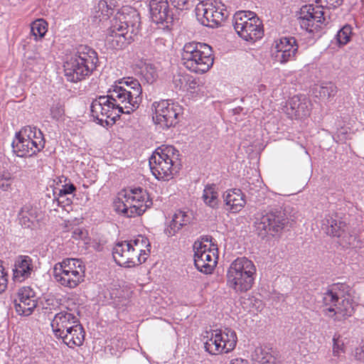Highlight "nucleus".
I'll list each match as a JSON object with an SVG mask.
<instances>
[{"label": "nucleus", "instance_id": "nucleus-39", "mask_svg": "<svg viewBox=\"0 0 364 364\" xmlns=\"http://www.w3.org/2000/svg\"><path fill=\"white\" fill-rule=\"evenodd\" d=\"M50 114L52 119L55 121L64 120L65 109L63 102L60 99H53V104L50 107Z\"/></svg>", "mask_w": 364, "mask_h": 364}, {"label": "nucleus", "instance_id": "nucleus-13", "mask_svg": "<svg viewBox=\"0 0 364 364\" xmlns=\"http://www.w3.org/2000/svg\"><path fill=\"white\" fill-rule=\"evenodd\" d=\"M131 244L129 241H122L118 242L113 247L112 256L118 265L131 267L145 262L146 257L141 260Z\"/></svg>", "mask_w": 364, "mask_h": 364}, {"label": "nucleus", "instance_id": "nucleus-5", "mask_svg": "<svg viewBox=\"0 0 364 364\" xmlns=\"http://www.w3.org/2000/svg\"><path fill=\"white\" fill-rule=\"evenodd\" d=\"M178 151L173 146H162L156 149L149 158L151 173L158 180L168 181L180 169Z\"/></svg>", "mask_w": 364, "mask_h": 364}, {"label": "nucleus", "instance_id": "nucleus-40", "mask_svg": "<svg viewBox=\"0 0 364 364\" xmlns=\"http://www.w3.org/2000/svg\"><path fill=\"white\" fill-rule=\"evenodd\" d=\"M337 237L338 238V242L344 248H353L356 247V237L348 231V228L344 230L343 234H341Z\"/></svg>", "mask_w": 364, "mask_h": 364}, {"label": "nucleus", "instance_id": "nucleus-4", "mask_svg": "<svg viewBox=\"0 0 364 364\" xmlns=\"http://www.w3.org/2000/svg\"><path fill=\"white\" fill-rule=\"evenodd\" d=\"M256 267L245 257H237L227 270V286L237 294L249 291L254 284Z\"/></svg>", "mask_w": 364, "mask_h": 364}, {"label": "nucleus", "instance_id": "nucleus-38", "mask_svg": "<svg viewBox=\"0 0 364 364\" xmlns=\"http://www.w3.org/2000/svg\"><path fill=\"white\" fill-rule=\"evenodd\" d=\"M316 97H320L321 100H328L331 97H333L337 92L336 86L331 82H322L318 87L315 88Z\"/></svg>", "mask_w": 364, "mask_h": 364}, {"label": "nucleus", "instance_id": "nucleus-30", "mask_svg": "<svg viewBox=\"0 0 364 364\" xmlns=\"http://www.w3.org/2000/svg\"><path fill=\"white\" fill-rule=\"evenodd\" d=\"M215 332L217 333V336L222 337L220 343L223 353H229L235 348L237 336L233 330L230 328H225L224 331L216 329Z\"/></svg>", "mask_w": 364, "mask_h": 364}, {"label": "nucleus", "instance_id": "nucleus-8", "mask_svg": "<svg viewBox=\"0 0 364 364\" xmlns=\"http://www.w3.org/2000/svg\"><path fill=\"white\" fill-rule=\"evenodd\" d=\"M109 93L106 96H100L93 100L90 106L92 116L100 122L107 119L115 122L121 114H126L125 105L117 100V97H114L113 90H109Z\"/></svg>", "mask_w": 364, "mask_h": 364}, {"label": "nucleus", "instance_id": "nucleus-31", "mask_svg": "<svg viewBox=\"0 0 364 364\" xmlns=\"http://www.w3.org/2000/svg\"><path fill=\"white\" fill-rule=\"evenodd\" d=\"M207 340L204 342V347L205 350L213 355H216L223 353V348L221 347V339L220 336H217V333L215 330L210 332H207Z\"/></svg>", "mask_w": 364, "mask_h": 364}, {"label": "nucleus", "instance_id": "nucleus-19", "mask_svg": "<svg viewBox=\"0 0 364 364\" xmlns=\"http://www.w3.org/2000/svg\"><path fill=\"white\" fill-rule=\"evenodd\" d=\"M79 322V318L70 310H68L56 314L52 319L50 325L55 336L58 337Z\"/></svg>", "mask_w": 364, "mask_h": 364}, {"label": "nucleus", "instance_id": "nucleus-18", "mask_svg": "<svg viewBox=\"0 0 364 364\" xmlns=\"http://www.w3.org/2000/svg\"><path fill=\"white\" fill-rule=\"evenodd\" d=\"M298 48L299 46L294 37H282L275 46L277 52L275 58L281 63H286L288 61L293 60L295 59Z\"/></svg>", "mask_w": 364, "mask_h": 364}, {"label": "nucleus", "instance_id": "nucleus-20", "mask_svg": "<svg viewBox=\"0 0 364 364\" xmlns=\"http://www.w3.org/2000/svg\"><path fill=\"white\" fill-rule=\"evenodd\" d=\"M324 12L320 8H315L311 5H305L301 7L300 15L298 18L299 24L303 29L312 32V28L315 22L323 23L325 20Z\"/></svg>", "mask_w": 364, "mask_h": 364}, {"label": "nucleus", "instance_id": "nucleus-27", "mask_svg": "<svg viewBox=\"0 0 364 364\" xmlns=\"http://www.w3.org/2000/svg\"><path fill=\"white\" fill-rule=\"evenodd\" d=\"M85 331L81 325L80 322L76 323V326L68 329L61 335L58 336V338H61L63 343L70 348H74L75 346H80L82 345L85 340Z\"/></svg>", "mask_w": 364, "mask_h": 364}, {"label": "nucleus", "instance_id": "nucleus-49", "mask_svg": "<svg viewBox=\"0 0 364 364\" xmlns=\"http://www.w3.org/2000/svg\"><path fill=\"white\" fill-rule=\"evenodd\" d=\"M76 188L73 183L65 184L63 186V188L59 190V193L58 194V196L65 197L68 194L73 193L75 191Z\"/></svg>", "mask_w": 364, "mask_h": 364}, {"label": "nucleus", "instance_id": "nucleus-32", "mask_svg": "<svg viewBox=\"0 0 364 364\" xmlns=\"http://www.w3.org/2000/svg\"><path fill=\"white\" fill-rule=\"evenodd\" d=\"M141 80L149 85L153 84L158 78L156 68L151 63H144L139 66Z\"/></svg>", "mask_w": 364, "mask_h": 364}, {"label": "nucleus", "instance_id": "nucleus-12", "mask_svg": "<svg viewBox=\"0 0 364 364\" xmlns=\"http://www.w3.org/2000/svg\"><path fill=\"white\" fill-rule=\"evenodd\" d=\"M152 108L155 111L154 121L163 129H168L178 124V116L181 112V107L178 104L171 102V100H161L154 102Z\"/></svg>", "mask_w": 364, "mask_h": 364}, {"label": "nucleus", "instance_id": "nucleus-54", "mask_svg": "<svg viewBox=\"0 0 364 364\" xmlns=\"http://www.w3.org/2000/svg\"><path fill=\"white\" fill-rule=\"evenodd\" d=\"M7 274L4 269H0V293L3 292L7 287Z\"/></svg>", "mask_w": 364, "mask_h": 364}, {"label": "nucleus", "instance_id": "nucleus-34", "mask_svg": "<svg viewBox=\"0 0 364 364\" xmlns=\"http://www.w3.org/2000/svg\"><path fill=\"white\" fill-rule=\"evenodd\" d=\"M202 198L208 206L212 208H217L219 200L216 186L215 184L207 185L203 190Z\"/></svg>", "mask_w": 364, "mask_h": 364}, {"label": "nucleus", "instance_id": "nucleus-59", "mask_svg": "<svg viewBox=\"0 0 364 364\" xmlns=\"http://www.w3.org/2000/svg\"><path fill=\"white\" fill-rule=\"evenodd\" d=\"M130 202H132L134 205L145 204V202L144 203L140 198H136V200H130Z\"/></svg>", "mask_w": 364, "mask_h": 364}, {"label": "nucleus", "instance_id": "nucleus-28", "mask_svg": "<svg viewBox=\"0 0 364 364\" xmlns=\"http://www.w3.org/2000/svg\"><path fill=\"white\" fill-rule=\"evenodd\" d=\"M193 219L191 213L183 210L176 211L170 223L169 226L165 230L166 234L168 236L174 235L182 227L191 223Z\"/></svg>", "mask_w": 364, "mask_h": 364}, {"label": "nucleus", "instance_id": "nucleus-11", "mask_svg": "<svg viewBox=\"0 0 364 364\" xmlns=\"http://www.w3.org/2000/svg\"><path fill=\"white\" fill-rule=\"evenodd\" d=\"M224 6L220 2L202 1L196 7L197 18L205 26L218 27L228 16Z\"/></svg>", "mask_w": 364, "mask_h": 364}, {"label": "nucleus", "instance_id": "nucleus-48", "mask_svg": "<svg viewBox=\"0 0 364 364\" xmlns=\"http://www.w3.org/2000/svg\"><path fill=\"white\" fill-rule=\"evenodd\" d=\"M20 224L24 228H29L33 223L31 219L27 215L24 208H23L19 213Z\"/></svg>", "mask_w": 364, "mask_h": 364}, {"label": "nucleus", "instance_id": "nucleus-15", "mask_svg": "<svg viewBox=\"0 0 364 364\" xmlns=\"http://www.w3.org/2000/svg\"><path fill=\"white\" fill-rule=\"evenodd\" d=\"M323 312L325 316L334 321H341L350 317L354 313L353 300L350 295L341 299L332 305L323 306Z\"/></svg>", "mask_w": 364, "mask_h": 364}, {"label": "nucleus", "instance_id": "nucleus-51", "mask_svg": "<svg viewBox=\"0 0 364 364\" xmlns=\"http://www.w3.org/2000/svg\"><path fill=\"white\" fill-rule=\"evenodd\" d=\"M333 355L339 357L341 353L343 351V343H339L338 338H336V336L333 338Z\"/></svg>", "mask_w": 364, "mask_h": 364}, {"label": "nucleus", "instance_id": "nucleus-57", "mask_svg": "<svg viewBox=\"0 0 364 364\" xmlns=\"http://www.w3.org/2000/svg\"><path fill=\"white\" fill-rule=\"evenodd\" d=\"M28 60H36L37 62L41 60L39 54H34L33 56H28Z\"/></svg>", "mask_w": 364, "mask_h": 364}, {"label": "nucleus", "instance_id": "nucleus-9", "mask_svg": "<svg viewBox=\"0 0 364 364\" xmlns=\"http://www.w3.org/2000/svg\"><path fill=\"white\" fill-rule=\"evenodd\" d=\"M234 28L247 41H256L264 35L262 21L252 11H240L234 16Z\"/></svg>", "mask_w": 364, "mask_h": 364}, {"label": "nucleus", "instance_id": "nucleus-6", "mask_svg": "<svg viewBox=\"0 0 364 364\" xmlns=\"http://www.w3.org/2000/svg\"><path fill=\"white\" fill-rule=\"evenodd\" d=\"M41 135V132L36 127H24L16 134L11 144L13 151L19 157L36 154L44 146Z\"/></svg>", "mask_w": 364, "mask_h": 364}, {"label": "nucleus", "instance_id": "nucleus-35", "mask_svg": "<svg viewBox=\"0 0 364 364\" xmlns=\"http://www.w3.org/2000/svg\"><path fill=\"white\" fill-rule=\"evenodd\" d=\"M129 242L132 243L131 245L134 252H136L137 256L140 257L141 260H143L144 257L142 256L147 255V252H150V242L149 240L143 235H138L136 238L129 240Z\"/></svg>", "mask_w": 364, "mask_h": 364}, {"label": "nucleus", "instance_id": "nucleus-50", "mask_svg": "<svg viewBox=\"0 0 364 364\" xmlns=\"http://www.w3.org/2000/svg\"><path fill=\"white\" fill-rule=\"evenodd\" d=\"M56 203L57 206H60L65 209L67 206H70L72 204V200L69 198H66V196H58L53 200V203Z\"/></svg>", "mask_w": 364, "mask_h": 364}, {"label": "nucleus", "instance_id": "nucleus-55", "mask_svg": "<svg viewBox=\"0 0 364 364\" xmlns=\"http://www.w3.org/2000/svg\"><path fill=\"white\" fill-rule=\"evenodd\" d=\"M355 358L359 361L364 362V343L355 349Z\"/></svg>", "mask_w": 364, "mask_h": 364}, {"label": "nucleus", "instance_id": "nucleus-56", "mask_svg": "<svg viewBox=\"0 0 364 364\" xmlns=\"http://www.w3.org/2000/svg\"><path fill=\"white\" fill-rule=\"evenodd\" d=\"M73 237L75 239H82L85 236L84 231L80 228H76L75 230H74V231L73 232Z\"/></svg>", "mask_w": 364, "mask_h": 364}, {"label": "nucleus", "instance_id": "nucleus-43", "mask_svg": "<svg viewBox=\"0 0 364 364\" xmlns=\"http://www.w3.org/2000/svg\"><path fill=\"white\" fill-rule=\"evenodd\" d=\"M171 4L177 10H188L194 6L195 0H169Z\"/></svg>", "mask_w": 364, "mask_h": 364}, {"label": "nucleus", "instance_id": "nucleus-26", "mask_svg": "<svg viewBox=\"0 0 364 364\" xmlns=\"http://www.w3.org/2000/svg\"><path fill=\"white\" fill-rule=\"evenodd\" d=\"M14 267V277L20 282L30 277L34 268L33 259L27 255L18 256L15 261Z\"/></svg>", "mask_w": 364, "mask_h": 364}, {"label": "nucleus", "instance_id": "nucleus-23", "mask_svg": "<svg viewBox=\"0 0 364 364\" xmlns=\"http://www.w3.org/2000/svg\"><path fill=\"white\" fill-rule=\"evenodd\" d=\"M53 277L62 286L73 289L83 281L85 275H82L81 270L80 272L77 270L70 272L65 269L56 270L53 269Z\"/></svg>", "mask_w": 364, "mask_h": 364}, {"label": "nucleus", "instance_id": "nucleus-16", "mask_svg": "<svg viewBox=\"0 0 364 364\" xmlns=\"http://www.w3.org/2000/svg\"><path fill=\"white\" fill-rule=\"evenodd\" d=\"M151 18L156 24L168 28L173 21V14L168 0H151L149 3Z\"/></svg>", "mask_w": 364, "mask_h": 364}, {"label": "nucleus", "instance_id": "nucleus-41", "mask_svg": "<svg viewBox=\"0 0 364 364\" xmlns=\"http://www.w3.org/2000/svg\"><path fill=\"white\" fill-rule=\"evenodd\" d=\"M47 23L45 20L39 18L31 23V31L35 38H43L47 32Z\"/></svg>", "mask_w": 364, "mask_h": 364}, {"label": "nucleus", "instance_id": "nucleus-22", "mask_svg": "<svg viewBox=\"0 0 364 364\" xmlns=\"http://www.w3.org/2000/svg\"><path fill=\"white\" fill-rule=\"evenodd\" d=\"M223 198L226 210L232 213H238L246 204L245 194L240 189H229L223 193Z\"/></svg>", "mask_w": 364, "mask_h": 364}, {"label": "nucleus", "instance_id": "nucleus-45", "mask_svg": "<svg viewBox=\"0 0 364 364\" xmlns=\"http://www.w3.org/2000/svg\"><path fill=\"white\" fill-rule=\"evenodd\" d=\"M199 80L191 75H186L185 90L191 92H195L199 87Z\"/></svg>", "mask_w": 364, "mask_h": 364}, {"label": "nucleus", "instance_id": "nucleus-52", "mask_svg": "<svg viewBox=\"0 0 364 364\" xmlns=\"http://www.w3.org/2000/svg\"><path fill=\"white\" fill-rule=\"evenodd\" d=\"M348 129L346 127H341L338 129L336 134L335 135V139L337 141H343L347 138V134L348 133Z\"/></svg>", "mask_w": 364, "mask_h": 364}, {"label": "nucleus", "instance_id": "nucleus-37", "mask_svg": "<svg viewBox=\"0 0 364 364\" xmlns=\"http://www.w3.org/2000/svg\"><path fill=\"white\" fill-rule=\"evenodd\" d=\"M252 360L256 364H276V358L268 350L257 348L252 354Z\"/></svg>", "mask_w": 364, "mask_h": 364}, {"label": "nucleus", "instance_id": "nucleus-33", "mask_svg": "<svg viewBox=\"0 0 364 364\" xmlns=\"http://www.w3.org/2000/svg\"><path fill=\"white\" fill-rule=\"evenodd\" d=\"M115 6L116 2L114 0H100L97 6L95 7L96 14L95 18H99L100 21L107 19L112 14Z\"/></svg>", "mask_w": 364, "mask_h": 364}, {"label": "nucleus", "instance_id": "nucleus-14", "mask_svg": "<svg viewBox=\"0 0 364 364\" xmlns=\"http://www.w3.org/2000/svg\"><path fill=\"white\" fill-rule=\"evenodd\" d=\"M14 309L20 316L31 315L37 306L36 294L29 287H23L18 290L14 299Z\"/></svg>", "mask_w": 364, "mask_h": 364}, {"label": "nucleus", "instance_id": "nucleus-2", "mask_svg": "<svg viewBox=\"0 0 364 364\" xmlns=\"http://www.w3.org/2000/svg\"><path fill=\"white\" fill-rule=\"evenodd\" d=\"M97 63V53L90 47L81 46L77 53L65 62V76L72 82L81 81L95 70Z\"/></svg>", "mask_w": 364, "mask_h": 364}, {"label": "nucleus", "instance_id": "nucleus-17", "mask_svg": "<svg viewBox=\"0 0 364 364\" xmlns=\"http://www.w3.org/2000/svg\"><path fill=\"white\" fill-rule=\"evenodd\" d=\"M194 248L196 249L194 254L196 267L201 272L210 274L216 264L214 254H212L210 250H207L206 246L203 245L201 242L198 245L195 242Z\"/></svg>", "mask_w": 364, "mask_h": 364}, {"label": "nucleus", "instance_id": "nucleus-47", "mask_svg": "<svg viewBox=\"0 0 364 364\" xmlns=\"http://www.w3.org/2000/svg\"><path fill=\"white\" fill-rule=\"evenodd\" d=\"M186 75H177L173 77V83L176 88L185 90L186 88Z\"/></svg>", "mask_w": 364, "mask_h": 364}, {"label": "nucleus", "instance_id": "nucleus-60", "mask_svg": "<svg viewBox=\"0 0 364 364\" xmlns=\"http://www.w3.org/2000/svg\"><path fill=\"white\" fill-rule=\"evenodd\" d=\"M144 196L145 195H142V194H137L136 195V198H140L141 200H144Z\"/></svg>", "mask_w": 364, "mask_h": 364}, {"label": "nucleus", "instance_id": "nucleus-7", "mask_svg": "<svg viewBox=\"0 0 364 364\" xmlns=\"http://www.w3.org/2000/svg\"><path fill=\"white\" fill-rule=\"evenodd\" d=\"M112 90L114 97L122 102L127 109L125 113L129 114L134 112L142 101V88L139 81L133 77L124 78Z\"/></svg>", "mask_w": 364, "mask_h": 364}, {"label": "nucleus", "instance_id": "nucleus-61", "mask_svg": "<svg viewBox=\"0 0 364 364\" xmlns=\"http://www.w3.org/2000/svg\"><path fill=\"white\" fill-rule=\"evenodd\" d=\"M240 110H242V108L237 107V108H235V109H233V112L235 114H237L240 112Z\"/></svg>", "mask_w": 364, "mask_h": 364}, {"label": "nucleus", "instance_id": "nucleus-53", "mask_svg": "<svg viewBox=\"0 0 364 364\" xmlns=\"http://www.w3.org/2000/svg\"><path fill=\"white\" fill-rule=\"evenodd\" d=\"M141 193H143V189L141 188H138L131 190V191L128 193H125L124 195V197L125 200H136V195Z\"/></svg>", "mask_w": 364, "mask_h": 364}, {"label": "nucleus", "instance_id": "nucleus-1", "mask_svg": "<svg viewBox=\"0 0 364 364\" xmlns=\"http://www.w3.org/2000/svg\"><path fill=\"white\" fill-rule=\"evenodd\" d=\"M139 23V15L135 11L130 14L125 13L124 10L117 12L110 20L106 43L112 49H122L132 40V36L129 35V27L133 33Z\"/></svg>", "mask_w": 364, "mask_h": 364}, {"label": "nucleus", "instance_id": "nucleus-24", "mask_svg": "<svg viewBox=\"0 0 364 364\" xmlns=\"http://www.w3.org/2000/svg\"><path fill=\"white\" fill-rule=\"evenodd\" d=\"M350 288L346 284H333L323 294L322 302L323 306H328L338 302L341 299L346 298L350 295Z\"/></svg>", "mask_w": 364, "mask_h": 364}, {"label": "nucleus", "instance_id": "nucleus-29", "mask_svg": "<svg viewBox=\"0 0 364 364\" xmlns=\"http://www.w3.org/2000/svg\"><path fill=\"white\" fill-rule=\"evenodd\" d=\"M347 228L346 224L338 218L337 215L335 217L327 216L322 223V229L326 232L333 237L340 236L343 234L344 230Z\"/></svg>", "mask_w": 364, "mask_h": 364}, {"label": "nucleus", "instance_id": "nucleus-10", "mask_svg": "<svg viewBox=\"0 0 364 364\" xmlns=\"http://www.w3.org/2000/svg\"><path fill=\"white\" fill-rule=\"evenodd\" d=\"M289 223L286 213L281 208H270L261 213L255 223L258 234L264 237L281 232Z\"/></svg>", "mask_w": 364, "mask_h": 364}, {"label": "nucleus", "instance_id": "nucleus-21", "mask_svg": "<svg viewBox=\"0 0 364 364\" xmlns=\"http://www.w3.org/2000/svg\"><path fill=\"white\" fill-rule=\"evenodd\" d=\"M287 114L291 118L301 119L310 114L311 102L305 95H295L289 101Z\"/></svg>", "mask_w": 364, "mask_h": 364}, {"label": "nucleus", "instance_id": "nucleus-62", "mask_svg": "<svg viewBox=\"0 0 364 364\" xmlns=\"http://www.w3.org/2000/svg\"><path fill=\"white\" fill-rule=\"evenodd\" d=\"M0 269H4L3 267L1 265H0Z\"/></svg>", "mask_w": 364, "mask_h": 364}, {"label": "nucleus", "instance_id": "nucleus-36", "mask_svg": "<svg viewBox=\"0 0 364 364\" xmlns=\"http://www.w3.org/2000/svg\"><path fill=\"white\" fill-rule=\"evenodd\" d=\"M54 269L58 270L65 269V271L74 272L75 270L82 272V275H85V266L82 260L74 258H68L63 259L62 262L56 264Z\"/></svg>", "mask_w": 364, "mask_h": 364}, {"label": "nucleus", "instance_id": "nucleus-42", "mask_svg": "<svg viewBox=\"0 0 364 364\" xmlns=\"http://www.w3.org/2000/svg\"><path fill=\"white\" fill-rule=\"evenodd\" d=\"M352 27L348 24L343 26L337 33L336 38L338 44L344 46L347 44L351 38Z\"/></svg>", "mask_w": 364, "mask_h": 364}, {"label": "nucleus", "instance_id": "nucleus-46", "mask_svg": "<svg viewBox=\"0 0 364 364\" xmlns=\"http://www.w3.org/2000/svg\"><path fill=\"white\" fill-rule=\"evenodd\" d=\"M343 0H316V3H319L322 8L335 9L340 6L343 4Z\"/></svg>", "mask_w": 364, "mask_h": 364}, {"label": "nucleus", "instance_id": "nucleus-44", "mask_svg": "<svg viewBox=\"0 0 364 364\" xmlns=\"http://www.w3.org/2000/svg\"><path fill=\"white\" fill-rule=\"evenodd\" d=\"M11 174L9 171H4L0 175V189L7 191L11 185Z\"/></svg>", "mask_w": 364, "mask_h": 364}, {"label": "nucleus", "instance_id": "nucleus-58", "mask_svg": "<svg viewBox=\"0 0 364 364\" xmlns=\"http://www.w3.org/2000/svg\"><path fill=\"white\" fill-rule=\"evenodd\" d=\"M247 361L246 360H244L242 359H240V360H232L231 361L230 364H247Z\"/></svg>", "mask_w": 364, "mask_h": 364}, {"label": "nucleus", "instance_id": "nucleus-3", "mask_svg": "<svg viewBox=\"0 0 364 364\" xmlns=\"http://www.w3.org/2000/svg\"><path fill=\"white\" fill-rule=\"evenodd\" d=\"M183 65L192 73L203 74L214 63L212 48L206 43L189 42L184 45L181 53Z\"/></svg>", "mask_w": 364, "mask_h": 364}, {"label": "nucleus", "instance_id": "nucleus-25", "mask_svg": "<svg viewBox=\"0 0 364 364\" xmlns=\"http://www.w3.org/2000/svg\"><path fill=\"white\" fill-rule=\"evenodd\" d=\"M151 203V201L147 200L145 204L134 205L129 200H123L119 198V201L116 203V209L128 218H134L142 215Z\"/></svg>", "mask_w": 364, "mask_h": 364}]
</instances>
